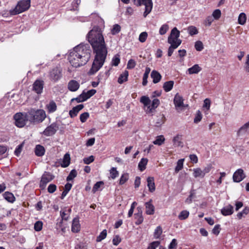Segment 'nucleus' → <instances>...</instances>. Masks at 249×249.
Here are the masks:
<instances>
[{
  "label": "nucleus",
  "instance_id": "nucleus-1",
  "mask_svg": "<svg viewBox=\"0 0 249 249\" xmlns=\"http://www.w3.org/2000/svg\"><path fill=\"white\" fill-rule=\"evenodd\" d=\"M88 38L95 53L91 68L89 71V75H92L103 66L107 55V50L101 29L99 27H94L89 32Z\"/></svg>",
  "mask_w": 249,
  "mask_h": 249
},
{
  "label": "nucleus",
  "instance_id": "nucleus-2",
  "mask_svg": "<svg viewBox=\"0 0 249 249\" xmlns=\"http://www.w3.org/2000/svg\"><path fill=\"white\" fill-rule=\"evenodd\" d=\"M180 33L176 27L171 31L170 35L168 37V43L171 45L168 48V56H171L175 49H177L181 43V40L179 39Z\"/></svg>",
  "mask_w": 249,
  "mask_h": 249
},
{
  "label": "nucleus",
  "instance_id": "nucleus-3",
  "mask_svg": "<svg viewBox=\"0 0 249 249\" xmlns=\"http://www.w3.org/2000/svg\"><path fill=\"white\" fill-rule=\"evenodd\" d=\"M46 117L45 111L41 109L31 108L27 112V118L31 123L38 124L42 122Z\"/></svg>",
  "mask_w": 249,
  "mask_h": 249
},
{
  "label": "nucleus",
  "instance_id": "nucleus-4",
  "mask_svg": "<svg viewBox=\"0 0 249 249\" xmlns=\"http://www.w3.org/2000/svg\"><path fill=\"white\" fill-rule=\"evenodd\" d=\"M73 51H75L78 56H80L83 63H87L90 57L91 49L88 44H80L75 47Z\"/></svg>",
  "mask_w": 249,
  "mask_h": 249
},
{
  "label": "nucleus",
  "instance_id": "nucleus-5",
  "mask_svg": "<svg viewBox=\"0 0 249 249\" xmlns=\"http://www.w3.org/2000/svg\"><path fill=\"white\" fill-rule=\"evenodd\" d=\"M30 7V0H23L18 2L15 8L11 10V15H16L28 10Z\"/></svg>",
  "mask_w": 249,
  "mask_h": 249
},
{
  "label": "nucleus",
  "instance_id": "nucleus-6",
  "mask_svg": "<svg viewBox=\"0 0 249 249\" xmlns=\"http://www.w3.org/2000/svg\"><path fill=\"white\" fill-rule=\"evenodd\" d=\"M68 59L71 65L75 68L83 66L87 64V63H83L80 56H78L75 51L73 50L70 52Z\"/></svg>",
  "mask_w": 249,
  "mask_h": 249
},
{
  "label": "nucleus",
  "instance_id": "nucleus-7",
  "mask_svg": "<svg viewBox=\"0 0 249 249\" xmlns=\"http://www.w3.org/2000/svg\"><path fill=\"white\" fill-rule=\"evenodd\" d=\"M15 124L18 127H23L29 121L27 118V112L26 113H17L14 115Z\"/></svg>",
  "mask_w": 249,
  "mask_h": 249
},
{
  "label": "nucleus",
  "instance_id": "nucleus-8",
  "mask_svg": "<svg viewBox=\"0 0 249 249\" xmlns=\"http://www.w3.org/2000/svg\"><path fill=\"white\" fill-rule=\"evenodd\" d=\"M134 4L137 6L143 5L145 6V11L143 16L146 17L150 13L152 9V2L151 0H133Z\"/></svg>",
  "mask_w": 249,
  "mask_h": 249
},
{
  "label": "nucleus",
  "instance_id": "nucleus-9",
  "mask_svg": "<svg viewBox=\"0 0 249 249\" xmlns=\"http://www.w3.org/2000/svg\"><path fill=\"white\" fill-rule=\"evenodd\" d=\"M54 178V176L49 172H45L42 176L40 182L39 186L41 189H44L46 187L47 183L52 181Z\"/></svg>",
  "mask_w": 249,
  "mask_h": 249
},
{
  "label": "nucleus",
  "instance_id": "nucleus-10",
  "mask_svg": "<svg viewBox=\"0 0 249 249\" xmlns=\"http://www.w3.org/2000/svg\"><path fill=\"white\" fill-rule=\"evenodd\" d=\"M58 129V126L56 123H53L48 126L42 133L46 136L53 135Z\"/></svg>",
  "mask_w": 249,
  "mask_h": 249
},
{
  "label": "nucleus",
  "instance_id": "nucleus-11",
  "mask_svg": "<svg viewBox=\"0 0 249 249\" xmlns=\"http://www.w3.org/2000/svg\"><path fill=\"white\" fill-rule=\"evenodd\" d=\"M140 102L143 104L144 109L146 113H150L153 112L152 106L151 105V101L149 97L145 96H142L140 99Z\"/></svg>",
  "mask_w": 249,
  "mask_h": 249
},
{
  "label": "nucleus",
  "instance_id": "nucleus-12",
  "mask_svg": "<svg viewBox=\"0 0 249 249\" xmlns=\"http://www.w3.org/2000/svg\"><path fill=\"white\" fill-rule=\"evenodd\" d=\"M61 72V70L57 67L52 69L49 73L50 79L54 82L57 81L62 76Z\"/></svg>",
  "mask_w": 249,
  "mask_h": 249
},
{
  "label": "nucleus",
  "instance_id": "nucleus-13",
  "mask_svg": "<svg viewBox=\"0 0 249 249\" xmlns=\"http://www.w3.org/2000/svg\"><path fill=\"white\" fill-rule=\"evenodd\" d=\"M246 177L244 171L242 169H237L233 174L232 178L234 182H239Z\"/></svg>",
  "mask_w": 249,
  "mask_h": 249
},
{
  "label": "nucleus",
  "instance_id": "nucleus-14",
  "mask_svg": "<svg viewBox=\"0 0 249 249\" xmlns=\"http://www.w3.org/2000/svg\"><path fill=\"white\" fill-rule=\"evenodd\" d=\"M44 81L41 80H36L33 84V89L37 94H40L43 91Z\"/></svg>",
  "mask_w": 249,
  "mask_h": 249
},
{
  "label": "nucleus",
  "instance_id": "nucleus-15",
  "mask_svg": "<svg viewBox=\"0 0 249 249\" xmlns=\"http://www.w3.org/2000/svg\"><path fill=\"white\" fill-rule=\"evenodd\" d=\"M174 103L177 109L184 107L183 99L182 96L177 93L174 99Z\"/></svg>",
  "mask_w": 249,
  "mask_h": 249
},
{
  "label": "nucleus",
  "instance_id": "nucleus-16",
  "mask_svg": "<svg viewBox=\"0 0 249 249\" xmlns=\"http://www.w3.org/2000/svg\"><path fill=\"white\" fill-rule=\"evenodd\" d=\"M234 212L233 207L229 204L221 210V213L224 216L231 215Z\"/></svg>",
  "mask_w": 249,
  "mask_h": 249
},
{
  "label": "nucleus",
  "instance_id": "nucleus-17",
  "mask_svg": "<svg viewBox=\"0 0 249 249\" xmlns=\"http://www.w3.org/2000/svg\"><path fill=\"white\" fill-rule=\"evenodd\" d=\"M152 202V200L150 199L145 203V213L148 215H153L155 212V207Z\"/></svg>",
  "mask_w": 249,
  "mask_h": 249
},
{
  "label": "nucleus",
  "instance_id": "nucleus-18",
  "mask_svg": "<svg viewBox=\"0 0 249 249\" xmlns=\"http://www.w3.org/2000/svg\"><path fill=\"white\" fill-rule=\"evenodd\" d=\"M249 129V121L245 123L242 125L237 131V137L242 136L247 133L248 130Z\"/></svg>",
  "mask_w": 249,
  "mask_h": 249
},
{
  "label": "nucleus",
  "instance_id": "nucleus-19",
  "mask_svg": "<svg viewBox=\"0 0 249 249\" xmlns=\"http://www.w3.org/2000/svg\"><path fill=\"white\" fill-rule=\"evenodd\" d=\"M84 105L82 104L79 105L75 107H73L72 109L69 111V115L71 118H73L77 116V114L83 108Z\"/></svg>",
  "mask_w": 249,
  "mask_h": 249
},
{
  "label": "nucleus",
  "instance_id": "nucleus-20",
  "mask_svg": "<svg viewBox=\"0 0 249 249\" xmlns=\"http://www.w3.org/2000/svg\"><path fill=\"white\" fill-rule=\"evenodd\" d=\"M79 84L75 80H71L68 83V88L71 91H76L79 88Z\"/></svg>",
  "mask_w": 249,
  "mask_h": 249
},
{
  "label": "nucleus",
  "instance_id": "nucleus-21",
  "mask_svg": "<svg viewBox=\"0 0 249 249\" xmlns=\"http://www.w3.org/2000/svg\"><path fill=\"white\" fill-rule=\"evenodd\" d=\"M137 210L138 212L137 213L135 214V218L136 220L135 224L136 225H140L142 224L143 221V217L142 215V210L141 208L138 207Z\"/></svg>",
  "mask_w": 249,
  "mask_h": 249
},
{
  "label": "nucleus",
  "instance_id": "nucleus-22",
  "mask_svg": "<svg viewBox=\"0 0 249 249\" xmlns=\"http://www.w3.org/2000/svg\"><path fill=\"white\" fill-rule=\"evenodd\" d=\"M182 140V135L178 134L176 136H175L173 139V144L175 145V146L182 147L183 145V143Z\"/></svg>",
  "mask_w": 249,
  "mask_h": 249
},
{
  "label": "nucleus",
  "instance_id": "nucleus-23",
  "mask_svg": "<svg viewBox=\"0 0 249 249\" xmlns=\"http://www.w3.org/2000/svg\"><path fill=\"white\" fill-rule=\"evenodd\" d=\"M80 225L79 224V219L78 218L75 217L72 220L71 226V231L73 232H78L80 231Z\"/></svg>",
  "mask_w": 249,
  "mask_h": 249
},
{
  "label": "nucleus",
  "instance_id": "nucleus-24",
  "mask_svg": "<svg viewBox=\"0 0 249 249\" xmlns=\"http://www.w3.org/2000/svg\"><path fill=\"white\" fill-rule=\"evenodd\" d=\"M151 77L153 79V83L155 84L159 82L161 78V76L160 73L155 70L151 72Z\"/></svg>",
  "mask_w": 249,
  "mask_h": 249
},
{
  "label": "nucleus",
  "instance_id": "nucleus-25",
  "mask_svg": "<svg viewBox=\"0 0 249 249\" xmlns=\"http://www.w3.org/2000/svg\"><path fill=\"white\" fill-rule=\"evenodd\" d=\"M147 186L150 192H153L155 190V184L153 177H148L147 178Z\"/></svg>",
  "mask_w": 249,
  "mask_h": 249
},
{
  "label": "nucleus",
  "instance_id": "nucleus-26",
  "mask_svg": "<svg viewBox=\"0 0 249 249\" xmlns=\"http://www.w3.org/2000/svg\"><path fill=\"white\" fill-rule=\"evenodd\" d=\"M46 108L48 112L53 113L56 110L57 106L53 101H51L50 103L46 105Z\"/></svg>",
  "mask_w": 249,
  "mask_h": 249
},
{
  "label": "nucleus",
  "instance_id": "nucleus-27",
  "mask_svg": "<svg viewBox=\"0 0 249 249\" xmlns=\"http://www.w3.org/2000/svg\"><path fill=\"white\" fill-rule=\"evenodd\" d=\"M201 70V68L198 64H195L193 67L189 68L187 71L190 74L198 73Z\"/></svg>",
  "mask_w": 249,
  "mask_h": 249
},
{
  "label": "nucleus",
  "instance_id": "nucleus-28",
  "mask_svg": "<svg viewBox=\"0 0 249 249\" xmlns=\"http://www.w3.org/2000/svg\"><path fill=\"white\" fill-rule=\"evenodd\" d=\"M193 176L195 178H203L204 177V174L202 171V170L200 168H196L193 169Z\"/></svg>",
  "mask_w": 249,
  "mask_h": 249
},
{
  "label": "nucleus",
  "instance_id": "nucleus-29",
  "mask_svg": "<svg viewBox=\"0 0 249 249\" xmlns=\"http://www.w3.org/2000/svg\"><path fill=\"white\" fill-rule=\"evenodd\" d=\"M45 148L43 146L37 145L35 148V154L38 157H41L45 154Z\"/></svg>",
  "mask_w": 249,
  "mask_h": 249
},
{
  "label": "nucleus",
  "instance_id": "nucleus-30",
  "mask_svg": "<svg viewBox=\"0 0 249 249\" xmlns=\"http://www.w3.org/2000/svg\"><path fill=\"white\" fill-rule=\"evenodd\" d=\"M70 160L71 158L70 154L68 153L65 154L63 159L62 163L61 164V166L63 167H68L70 165Z\"/></svg>",
  "mask_w": 249,
  "mask_h": 249
},
{
  "label": "nucleus",
  "instance_id": "nucleus-31",
  "mask_svg": "<svg viewBox=\"0 0 249 249\" xmlns=\"http://www.w3.org/2000/svg\"><path fill=\"white\" fill-rule=\"evenodd\" d=\"M3 197L8 202L13 203L15 200V197L13 194L9 192H6L3 194Z\"/></svg>",
  "mask_w": 249,
  "mask_h": 249
},
{
  "label": "nucleus",
  "instance_id": "nucleus-32",
  "mask_svg": "<svg viewBox=\"0 0 249 249\" xmlns=\"http://www.w3.org/2000/svg\"><path fill=\"white\" fill-rule=\"evenodd\" d=\"M174 82L173 81H169L164 83L163 85V89L166 92L170 91L173 87Z\"/></svg>",
  "mask_w": 249,
  "mask_h": 249
},
{
  "label": "nucleus",
  "instance_id": "nucleus-33",
  "mask_svg": "<svg viewBox=\"0 0 249 249\" xmlns=\"http://www.w3.org/2000/svg\"><path fill=\"white\" fill-rule=\"evenodd\" d=\"M71 209H65L60 212V215L62 220H67L70 215Z\"/></svg>",
  "mask_w": 249,
  "mask_h": 249
},
{
  "label": "nucleus",
  "instance_id": "nucleus-34",
  "mask_svg": "<svg viewBox=\"0 0 249 249\" xmlns=\"http://www.w3.org/2000/svg\"><path fill=\"white\" fill-rule=\"evenodd\" d=\"M128 76V72L127 71H125L122 74H121L118 79V82L120 84H122L124 82H125L127 80V78Z\"/></svg>",
  "mask_w": 249,
  "mask_h": 249
},
{
  "label": "nucleus",
  "instance_id": "nucleus-35",
  "mask_svg": "<svg viewBox=\"0 0 249 249\" xmlns=\"http://www.w3.org/2000/svg\"><path fill=\"white\" fill-rule=\"evenodd\" d=\"M247 20V16L244 13H241L239 14L238 18V22L240 25H244Z\"/></svg>",
  "mask_w": 249,
  "mask_h": 249
},
{
  "label": "nucleus",
  "instance_id": "nucleus-36",
  "mask_svg": "<svg viewBox=\"0 0 249 249\" xmlns=\"http://www.w3.org/2000/svg\"><path fill=\"white\" fill-rule=\"evenodd\" d=\"M147 162L148 160L146 158H142L141 159L138 164L139 168L141 171H143L145 169Z\"/></svg>",
  "mask_w": 249,
  "mask_h": 249
},
{
  "label": "nucleus",
  "instance_id": "nucleus-37",
  "mask_svg": "<svg viewBox=\"0 0 249 249\" xmlns=\"http://www.w3.org/2000/svg\"><path fill=\"white\" fill-rule=\"evenodd\" d=\"M249 213V208L246 207L242 212L237 214V217L239 219H241L242 217H245Z\"/></svg>",
  "mask_w": 249,
  "mask_h": 249
},
{
  "label": "nucleus",
  "instance_id": "nucleus-38",
  "mask_svg": "<svg viewBox=\"0 0 249 249\" xmlns=\"http://www.w3.org/2000/svg\"><path fill=\"white\" fill-rule=\"evenodd\" d=\"M165 138L163 135H160L157 137L156 139L153 142V143L155 145H161L164 143Z\"/></svg>",
  "mask_w": 249,
  "mask_h": 249
},
{
  "label": "nucleus",
  "instance_id": "nucleus-39",
  "mask_svg": "<svg viewBox=\"0 0 249 249\" xmlns=\"http://www.w3.org/2000/svg\"><path fill=\"white\" fill-rule=\"evenodd\" d=\"M184 159H180L177 162V166L175 168V171L176 173H178L183 168Z\"/></svg>",
  "mask_w": 249,
  "mask_h": 249
},
{
  "label": "nucleus",
  "instance_id": "nucleus-40",
  "mask_svg": "<svg viewBox=\"0 0 249 249\" xmlns=\"http://www.w3.org/2000/svg\"><path fill=\"white\" fill-rule=\"evenodd\" d=\"M189 215V212L186 210L181 211L178 215V218L180 220H185L188 218Z\"/></svg>",
  "mask_w": 249,
  "mask_h": 249
},
{
  "label": "nucleus",
  "instance_id": "nucleus-41",
  "mask_svg": "<svg viewBox=\"0 0 249 249\" xmlns=\"http://www.w3.org/2000/svg\"><path fill=\"white\" fill-rule=\"evenodd\" d=\"M129 178V175L127 173H124L123 174L120 179L119 180V184L120 185H123L124 183H125Z\"/></svg>",
  "mask_w": 249,
  "mask_h": 249
},
{
  "label": "nucleus",
  "instance_id": "nucleus-42",
  "mask_svg": "<svg viewBox=\"0 0 249 249\" xmlns=\"http://www.w3.org/2000/svg\"><path fill=\"white\" fill-rule=\"evenodd\" d=\"M107 235V231L106 230H104L97 237L96 241L98 242H101L102 240L104 239Z\"/></svg>",
  "mask_w": 249,
  "mask_h": 249
},
{
  "label": "nucleus",
  "instance_id": "nucleus-43",
  "mask_svg": "<svg viewBox=\"0 0 249 249\" xmlns=\"http://www.w3.org/2000/svg\"><path fill=\"white\" fill-rule=\"evenodd\" d=\"M162 232V230L160 226L156 228L154 233V237L156 239L159 238Z\"/></svg>",
  "mask_w": 249,
  "mask_h": 249
},
{
  "label": "nucleus",
  "instance_id": "nucleus-44",
  "mask_svg": "<svg viewBox=\"0 0 249 249\" xmlns=\"http://www.w3.org/2000/svg\"><path fill=\"white\" fill-rule=\"evenodd\" d=\"M169 26L167 24L162 25L159 30V33L161 35H163L167 32L169 30Z\"/></svg>",
  "mask_w": 249,
  "mask_h": 249
},
{
  "label": "nucleus",
  "instance_id": "nucleus-45",
  "mask_svg": "<svg viewBox=\"0 0 249 249\" xmlns=\"http://www.w3.org/2000/svg\"><path fill=\"white\" fill-rule=\"evenodd\" d=\"M87 100V98L85 97V95L83 93H81L79 96L76 98L71 99V102L76 101L77 103L82 102Z\"/></svg>",
  "mask_w": 249,
  "mask_h": 249
},
{
  "label": "nucleus",
  "instance_id": "nucleus-46",
  "mask_svg": "<svg viewBox=\"0 0 249 249\" xmlns=\"http://www.w3.org/2000/svg\"><path fill=\"white\" fill-rule=\"evenodd\" d=\"M188 31L189 34L191 36L196 35L198 33L197 28L196 27L193 26H189L188 28Z\"/></svg>",
  "mask_w": 249,
  "mask_h": 249
},
{
  "label": "nucleus",
  "instance_id": "nucleus-47",
  "mask_svg": "<svg viewBox=\"0 0 249 249\" xmlns=\"http://www.w3.org/2000/svg\"><path fill=\"white\" fill-rule=\"evenodd\" d=\"M42 222L41 221H37L34 224V229L36 231H39L42 230Z\"/></svg>",
  "mask_w": 249,
  "mask_h": 249
},
{
  "label": "nucleus",
  "instance_id": "nucleus-48",
  "mask_svg": "<svg viewBox=\"0 0 249 249\" xmlns=\"http://www.w3.org/2000/svg\"><path fill=\"white\" fill-rule=\"evenodd\" d=\"M110 177L112 179H115L119 175V172L117 171L116 168L112 167L110 170Z\"/></svg>",
  "mask_w": 249,
  "mask_h": 249
},
{
  "label": "nucleus",
  "instance_id": "nucleus-49",
  "mask_svg": "<svg viewBox=\"0 0 249 249\" xmlns=\"http://www.w3.org/2000/svg\"><path fill=\"white\" fill-rule=\"evenodd\" d=\"M213 21V18L212 16L207 17L203 22V24L206 26H210Z\"/></svg>",
  "mask_w": 249,
  "mask_h": 249
},
{
  "label": "nucleus",
  "instance_id": "nucleus-50",
  "mask_svg": "<svg viewBox=\"0 0 249 249\" xmlns=\"http://www.w3.org/2000/svg\"><path fill=\"white\" fill-rule=\"evenodd\" d=\"M221 15V11L219 9H216L213 12L212 17H213V18L217 20L220 18Z\"/></svg>",
  "mask_w": 249,
  "mask_h": 249
},
{
  "label": "nucleus",
  "instance_id": "nucleus-51",
  "mask_svg": "<svg viewBox=\"0 0 249 249\" xmlns=\"http://www.w3.org/2000/svg\"><path fill=\"white\" fill-rule=\"evenodd\" d=\"M147 36H148V35L146 32H142V33L140 34V35L139 36V40L141 42H142V43L144 42L146 40Z\"/></svg>",
  "mask_w": 249,
  "mask_h": 249
},
{
  "label": "nucleus",
  "instance_id": "nucleus-52",
  "mask_svg": "<svg viewBox=\"0 0 249 249\" xmlns=\"http://www.w3.org/2000/svg\"><path fill=\"white\" fill-rule=\"evenodd\" d=\"M96 91L95 89H91L88 91L87 92H83V94L85 95V97L87 98V100L93 95Z\"/></svg>",
  "mask_w": 249,
  "mask_h": 249
},
{
  "label": "nucleus",
  "instance_id": "nucleus-53",
  "mask_svg": "<svg viewBox=\"0 0 249 249\" xmlns=\"http://www.w3.org/2000/svg\"><path fill=\"white\" fill-rule=\"evenodd\" d=\"M121 30V27L118 24H115L111 29V34L113 35L118 34Z\"/></svg>",
  "mask_w": 249,
  "mask_h": 249
},
{
  "label": "nucleus",
  "instance_id": "nucleus-54",
  "mask_svg": "<svg viewBox=\"0 0 249 249\" xmlns=\"http://www.w3.org/2000/svg\"><path fill=\"white\" fill-rule=\"evenodd\" d=\"M77 175V172L75 170H72L69 176L67 178V180L70 181L73 179Z\"/></svg>",
  "mask_w": 249,
  "mask_h": 249
},
{
  "label": "nucleus",
  "instance_id": "nucleus-55",
  "mask_svg": "<svg viewBox=\"0 0 249 249\" xmlns=\"http://www.w3.org/2000/svg\"><path fill=\"white\" fill-rule=\"evenodd\" d=\"M104 184V182L103 181H98L96 182L93 186L92 188V192L93 193H95L97 192L99 189L100 188L101 185H103Z\"/></svg>",
  "mask_w": 249,
  "mask_h": 249
},
{
  "label": "nucleus",
  "instance_id": "nucleus-56",
  "mask_svg": "<svg viewBox=\"0 0 249 249\" xmlns=\"http://www.w3.org/2000/svg\"><path fill=\"white\" fill-rule=\"evenodd\" d=\"M195 49L197 51H201L203 49V45L201 41H197L195 43Z\"/></svg>",
  "mask_w": 249,
  "mask_h": 249
},
{
  "label": "nucleus",
  "instance_id": "nucleus-57",
  "mask_svg": "<svg viewBox=\"0 0 249 249\" xmlns=\"http://www.w3.org/2000/svg\"><path fill=\"white\" fill-rule=\"evenodd\" d=\"M136 61L134 59H131L128 61L127 69H132L136 66Z\"/></svg>",
  "mask_w": 249,
  "mask_h": 249
},
{
  "label": "nucleus",
  "instance_id": "nucleus-58",
  "mask_svg": "<svg viewBox=\"0 0 249 249\" xmlns=\"http://www.w3.org/2000/svg\"><path fill=\"white\" fill-rule=\"evenodd\" d=\"M202 114L199 110L197 111L194 122L195 123H198L202 119Z\"/></svg>",
  "mask_w": 249,
  "mask_h": 249
},
{
  "label": "nucleus",
  "instance_id": "nucleus-59",
  "mask_svg": "<svg viewBox=\"0 0 249 249\" xmlns=\"http://www.w3.org/2000/svg\"><path fill=\"white\" fill-rule=\"evenodd\" d=\"M89 113L88 112H84L82 113L80 116V120L82 123L85 122L87 119L89 117Z\"/></svg>",
  "mask_w": 249,
  "mask_h": 249
},
{
  "label": "nucleus",
  "instance_id": "nucleus-60",
  "mask_svg": "<svg viewBox=\"0 0 249 249\" xmlns=\"http://www.w3.org/2000/svg\"><path fill=\"white\" fill-rule=\"evenodd\" d=\"M160 244L159 241H154L151 243L147 248V249H156Z\"/></svg>",
  "mask_w": 249,
  "mask_h": 249
},
{
  "label": "nucleus",
  "instance_id": "nucleus-61",
  "mask_svg": "<svg viewBox=\"0 0 249 249\" xmlns=\"http://www.w3.org/2000/svg\"><path fill=\"white\" fill-rule=\"evenodd\" d=\"M120 62L119 55H116L112 59V64L114 66H117Z\"/></svg>",
  "mask_w": 249,
  "mask_h": 249
},
{
  "label": "nucleus",
  "instance_id": "nucleus-62",
  "mask_svg": "<svg viewBox=\"0 0 249 249\" xmlns=\"http://www.w3.org/2000/svg\"><path fill=\"white\" fill-rule=\"evenodd\" d=\"M160 105V100L158 99H154L152 101L151 104L153 111L156 108Z\"/></svg>",
  "mask_w": 249,
  "mask_h": 249
},
{
  "label": "nucleus",
  "instance_id": "nucleus-63",
  "mask_svg": "<svg viewBox=\"0 0 249 249\" xmlns=\"http://www.w3.org/2000/svg\"><path fill=\"white\" fill-rule=\"evenodd\" d=\"M94 160V157L93 156H90L87 158H85L83 159L84 163L86 164H89L91 162H93Z\"/></svg>",
  "mask_w": 249,
  "mask_h": 249
},
{
  "label": "nucleus",
  "instance_id": "nucleus-64",
  "mask_svg": "<svg viewBox=\"0 0 249 249\" xmlns=\"http://www.w3.org/2000/svg\"><path fill=\"white\" fill-rule=\"evenodd\" d=\"M121 242V238L119 235H116L113 238L112 242L114 245L117 246Z\"/></svg>",
  "mask_w": 249,
  "mask_h": 249
}]
</instances>
